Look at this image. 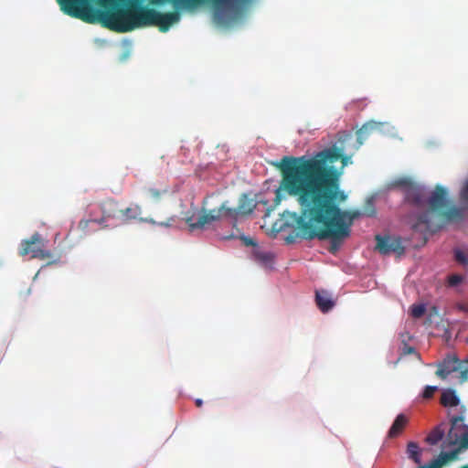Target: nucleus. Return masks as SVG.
Here are the masks:
<instances>
[{
  "label": "nucleus",
  "mask_w": 468,
  "mask_h": 468,
  "mask_svg": "<svg viewBox=\"0 0 468 468\" xmlns=\"http://www.w3.org/2000/svg\"><path fill=\"white\" fill-rule=\"evenodd\" d=\"M341 160L342 167L350 161L336 146L325 148L312 157L283 156L273 163L282 175L275 202L281 200V190L296 197L301 213L284 212L292 219L297 236L304 239H331L330 251L338 250L350 235V227L359 211H343L338 206L346 195L340 190L341 172L334 164Z\"/></svg>",
  "instance_id": "nucleus-1"
},
{
  "label": "nucleus",
  "mask_w": 468,
  "mask_h": 468,
  "mask_svg": "<svg viewBox=\"0 0 468 468\" xmlns=\"http://www.w3.org/2000/svg\"><path fill=\"white\" fill-rule=\"evenodd\" d=\"M429 211L420 214L417 221L413 224L412 229L423 234L434 233L440 229L439 225H435L431 221L433 213H438L443 219L452 220L462 217V211L456 207H447L448 193L441 186H436L434 191L428 199Z\"/></svg>",
  "instance_id": "nucleus-2"
},
{
  "label": "nucleus",
  "mask_w": 468,
  "mask_h": 468,
  "mask_svg": "<svg viewBox=\"0 0 468 468\" xmlns=\"http://www.w3.org/2000/svg\"><path fill=\"white\" fill-rule=\"evenodd\" d=\"M167 3L186 10L207 5L213 10V20L218 26H228L234 19V0H150V4L154 5Z\"/></svg>",
  "instance_id": "nucleus-3"
},
{
  "label": "nucleus",
  "mask_w": 468,
  "mask_h": 468,
  "mask_svg": "<svg viewBox=\"0 0 468 468\" xmlns=\"http://www.w3.org/2000/svg\"><path fill=\"white\" fill-rule=\"evenodd\" d=\"M218 196L211 195L203 201L197 220L194 219V217L186 219L191 231L195 229H205L215 222L222 221L232 217L234 209L229 206V201L217 202V204H218V207H210L211 201L218 199Z\"/></svg>",
  "instance_id": "nucleus-4"
},
{
  "label": "nucleus",
  "mask_w": 468,
  "mask_h": 468,
  "mask_svg": "<svg viewBox=\"0 0 468 468\" xmlns=\"http://www.w3.org/2000/svg\"><path fill=\"white\" fill-rule=\"evenodd\" d=\"M465 407L461 406L457 415H450L451 428L446 436L449 445H458L459 450L468 449V425L464 424Z\"/></svg>",
  "instance_id": "nucleus-5"
},
{
  "label": "nucleus",
  "mask_w": 468,
  "mask_h": 468,
  "mask_svg": "<svg viewBox=\"0 0 468 468\" xmlns=\"http://www.w3.org/2000/svg\"><path fill=\"white\" fill-rule=\"evenodd\" d=\"M435 374L441 379H446L449 377L454 378L459 384H463L468 380V367H464L455 356H448L439 363Z\"/></svg>",
  "instance_id": "nucleus-6"
},
{
  "label": "nucleus",
  "mask_w": 468,
  "mask_h": 468,
  "mask_svg": "<svg viewBox=\"0 0 468 468\" xmlns=\"http://www.w3.org/2000/svg\"><path fill=\"white\" fill-rule=\"evenodd\" d=\"M47 241L39 233L33 234L30 239L22 240L19 249V255L26 256L30 254L32 259L48 260L52 257V253L46 249Z\"/></svg>",
  "instance_id": "nucleus-7"
},
{
  "label": "nucleus",
  "mask_w": 468,
  "mask_h": 468,
  "mask_svg": "<svg viewBox=\"0 0 468 468\" xmlns=\"http://www.w3.org/2000/svg\"><path fill=\"white\" fill-rule=\"evenodd\" d=\"M101 210L102 213V217L101 218L81 219L79 222V229L85 232L89 228L90 223L94 222L101 225L108 218H116L117 214L120 211L118 202L113 199H107L104 202H102L101 204Z\"/></svg>",
  "instance_id": "nucleus-8"
},
{
  "label": "nucleus",
  "mask_w": 468,
  "mask_h": 468,
  "mask_svg": "<svg viewBox=\"0 0 468 468\" xmlns=\"http://www.w3.org/2000/svg\"><path fill=\"white\" fill-rule=\"evenodd\" d=\"M376 241V250L383 255L393 252L400 256L405 252V248L399 237L377 235Z\"/></svg>",
  "instance_id": "nucleus-9"
},
{
  "label": "nucleus",
  "mask_w": 468,
  "mask_h": 468,
  "mask_svg": "<svg viewBox=\"0 0 468 468\" xmlns=\"http://www.w3.org/2000/svg\"><path fill=\"white\" fill-rule=\"evenodd\" d=\"M404 200L406 203H409L416 207H422L426 203V190L425 188L417 184L416 182L406 189V192L403 194Z\"/></svg>",
  "instance_id": "nucleus-10"
},
{
  "label": "nucleus",
  "mask_w": 468,
  "mask_h": 468,
  "mask_svg": "<svg viewBox=\"0 0 468 468\" xmlns=\"http://www.w3.org/2000/svg\"><path fill=\"white\" fill-rule=\"evenodd\" d=\"M242 244L246 247H252V253L254 258L263 263H269L272 260V255L269 252L261 251L256 242V240L250 237L240 235L238 237Z\"/></svg>",
  "instance_id": "nucleus-11"
},
{
  "label": "nucleus",
  "mask_w": 468,
  "mask_h": 468,
  "mask_svg": "<svg viewBox=\"0 0 468 468\" xmlns=\"http://www.w3.org/2000/svg\"><path fill=\"white\" fill-rule=\"evenodd\" d=\"M256 0H236V27L250 15Z\"/></svg>",
  "instance_id": "nucleus-12"
},
{
  "label": "nucleus",
  "mask_w": 468,
  "mask_h": 468,
  "mask_svg": "<svg viewBox=\"0 0 468 468\" xmlns=\"http://www.w3.org/2000/svg\"><path fill=\"white\" fill-rule=\"evenodd\" d=\"M315 303L323 313H327L335 306L330 293L325 290H317L315 292Z\"/></svg>",
  "instance_id": "nucleus-13"
},
{
  "label": "nucleus",
  "mask_w": 468,
  "mask_h": 468,
  "mask_svg": "<svg viewBox=\"0 0 468 468\" xmlns=\"http://www.w3.org/2000/svg\"><path fill=\"white\" fill-rule=\"evenodd\" d=\"M60 5L61 10L76 18H81L83 20H87L84 16V14L81 13L78 5H76L79 0H57Z\"/></svg>",
  "instance_id": "nucleus-14"
},
{
  "label": "nucleus",
  "mask_w": 468,
  "mask_h": 468,
  "mask_svg": "<svg viewBox=\"0 0 468 468\" xmlns=\"http://www.w3.org/2000/svg\"><path fill=\"white\" fill-rule=\"evenodd\" d=\"M256 207L255 200L248 195H242L239 200V206L236 207V216H246L250 214Z\"/></svg>",
  "instance_id": "nucleus-15"
},
{
  "label": "nucleus",
  "mask_w": 468,
  "mask_h": 468,
  "mask_svg": "<svg viewBox=\"0 0 468 468\" xmlns=\"http://www.w3.org/2000/svg\"><path fill=\"white\" fill-rule=\"evenodd\" d=\"M119 214L123 222L135 220L142 214V207L138 204H133L124 209H120Z\"/></svg>",
  "instance_id": "nucleus-16"
},
{
  "label": "nucleus",
  "mask_w": 468,
  "mask_h": 468,
  "mask_svg": "<svg viewBox=\"0 0 468 468\" xmlns=\"http://www.w3.org/2000/svg\"><path fill=\"white\" fill-rule=\"evenodd\" d=\"M408 423V418L404 414H399L394 422L392 423L389 431L388 437L396 438L398 437L404 430Z\"/></svg>",
  "instance_id": "nucleus-17"
},
{
  "label": "nucleus",
  "mask_w": 468,
  "mask_h": 468,
  "mask_svg": "<svg viewBox=\"0 0 468 468\" xmlns=\"http://www.w3.org/2000/svg\"><path fill=\"white\" fill-rule=\"evenodd\" d=\"M447 424L442 422L436 426L427 436L426 441L431 445L437 444L444 436Z\"/></svg>",
  "instance_id": "nucleus-18"
},
{
  "label": "nucleus",
  "mask_w": 468,
  "mask_h": 468,
  "mask_svg": "<svg viewBox=\"0 0 468 468\" xmlns=\"http://www.w3.org/2000/svg\"><path fill=\"white\" fill-rule=\"evenodd\" d=\"M441 403L444 407H455L459 405L460 399L455 391L449 388L441 393Z\"/></svg>",
  "instance_id": "nucleus-19"
},
{
  "label": "nucleus",
  "mask_w": 468,
  "mask_h": 468,
  "mask_svg": "<svg viewBox=\"0 0 468 468\" xmlns=\"http://www.w3.org/2000/svg\"><path fill=\"white\" fill-rule=\"evenodd\" d=\"M408 457L412 460L415 463L420 464L421 462L420 455L421 450L415 441H410L407 445Z\"/></svg>",
  "instance_id": "nucleus-20"
},
{
  "label": "nucleus",
  "mask_w": 468,
  "mask_h": 468,
  "mask_svg": "<svg viewBox=\"0 0 468 468\" xmlns=\"http://www.w3.org/2000/svg\"><path fill=\"white\" fill-rule=\"evenodd\" d=\"M375 130H377L375 122L365 123L356 133L359 144H362L363 141Z\"/></svg>",
  "instance_id": "nucleus-21"
},
{
  "label": "nucleus",
  "mask_w": 468,
  "mask_h": 468,
  "mask_svg": "<svg viewBox=\"0 0 468 468\" xmlns=\"http://www.w3.org/2000/svg\"><path fill=\"white\" fill-rule=\"evenodd\" d=\"M415 182L412 181L409 177H401L394 180L391 184L392 187H398L400 188L402 191V194L406 192V189H408L410 186H411Z\"/></svg>",
  "instance_id": "nucleus-22"
},
{
  "label": "nucleus",
  "mask_w": 468,
  "mask_h": 468,
  "mask_svg": "<svg viewBox=\"0 0 468 468\" xmlns=\"http://www.w3.org/2000/svg\"><path fill=\"white\" fill-rule=\"evenodd\" d=\"M426 308L423 304H413L411 306V315L414 318H420L425 314Z\"/></svg>",
  "instance_id": "nucleus-23"
},
{
  "label": "nucleus",
  "mask_w": 468,
  "mask_h": 468,
  "mask_svg": "<svg viewBox=\"0 0 468 468\" xmlns=\"http://www.w3.org/2000/svg\"><path fill=\"white\" fill-rule=\"evenodd\" d=\"M456 454H457L456 451L450 452H441L439 455L438 460L439 461H443V465H444L449 461H452V460L455 459Z\"/></svg>",
  "instance_id": "nucleus-24"
},
{
  "label": "nucleus",
  "mask_w": 468,
  "mask_h": 468,
  "mask_svg": "<svg viewBox=\"0 0 468 468\" xmlns=\"http://www.w3.org/2000/svg\"><path fill=\"white\" fill-rule=\"evenodd\" d=\"M438 388L436 386H427L422 393L423 399H431L436 392Z\"/></svg>",
  "instance_id": "nucleus-25"
},
{
  "label": "nucleus",
  "mask_w": 468,
  "mask_h": 468,
  "mask_svg": "<svg viewBox=\"0 0 468 468\" xmlns=\"http://www.w3.org/2000/svg\"><path fill=\"white\" fill-rule=\"evenodd\" d=\"M443 466V461H439L438 458L432 460L431 463L420 465L418 468H441Z\"/></svg>",
  "instance_id": "nucleus-26"
},
{
  "label": "nucleus",
  "mask_w": 468,
  "mask_h": 468,
  "mask_svg": "<svg viewBox=\"0 0 468 468\" xmlns=\"http://www.w3.org/2000/svg\"><path fill=\"white\" fill-rule=\"evenodd\" d=\"M463 282V277L459 274H452L449 276L448 282L451 286H456Z\"/></svg>",
  "instance_id": "nucleus-27"
},
{
  "label": "nucleus",
  "mask_w": 468,
  "mask_h": 468,
  "mask_svg": "<svg viewBox=\"0 0 468 468\" xmlns=\"http://www.w3.org/2000/svg\"><path fill=\"white\" fill-rule=\"evenodd\" d=\"M455 260L462 264L468 262L465 253L460 250H455Z\"/></svg>",
  "instance_id": "nucleus-28"
},
{
  "label": "nucleus",
  "mask_w": 468,
  "mask_h": 468,
  "mask_svg": "<svg viewBox=\"0 0 468 468\" xmlns=\"http://www.w3.org/2000/svg\"><path fill=\"white\" fill-rule=\"evenodd\" d=\"M148 193L154 200H159L162 196V192L156 188H149Z\"/></svg>",
  "instance_id": "nucleus-29"
},
{
  "label": "nucleus",
  "mask_w": 468,
  "mask_h": 468,
  "mask_svg": "<svg viewBox=\"0 0 468 468\" xmlns=\"http://www.w3.org/2000/svg\"><path fill=\"white\" fill-rule=\"evenodd\" d=\"M414 353H416V350L414 347L405 345L402 348L401 355L406 356V355H410V354H414Z\"/></svg>",
  "instance_id": "nucleus-30"
},
{
  "label": "nucleus",
  "mask_w": 468,
  "mask_h": 468,
  "mask_svg": "<svg viewBox=\"0 0 468 468\" xmlns=\"http://www.w3.org/2000/svg\"><path fill=\"white\" fill-rule=\"evenodd\" d=\"M461 198L465 201V202H468V181L466 182L465 186H463V188L462 189V192H461Z\"/></svg>",
  "instance_id": "nucleus-31"
},
{
  "label": "nucleus",
  "mask_w": 468,
  "mask_h": 468,
  "mask_svg": "<svg viewBox=\"0 0 468 468\" xmlns=\"http://www.w3.org/2000/svg\"><path fill=\"white\" fill-rule=\"evenodd\" d=\"M140 221L148 222V223H151V224H155V221L153 218H141Z\"/></svg>",
  "instance_id": "nucleus-32"
},
{
  "label": "nucleus",
  "mask_w": 468,
  "mask_h": 468,
  "mask_svg": "<svg viewBox=\"0 0 468 468\" xmlns=\"http://www.w3.org/2000/svg\"><path fill=\"white\" fill-rule=\"evenodd\" d=\"M195 404H196L197 407L200 408L203 405V401H202L201 399H197L195 400Z\"/></svg>",
  "instance_id": "nucleus-33"
},
{
  "label": "nucleus",
  "mask_w": 468,
  "mask_h": 468,
  "mask_svg": "<svg viewBox=\"0 0 468 468\" xmlns=\"http://www.w3.org/2000/svg\"><path fill=\"white\" fill-rule=\"evenodd\" d=\"M159 225H160V226H165V227H168V226H170V224H169V223H164V222L159 223Z\"/></svg>",
  "instance_id": "nucleus-34"
},
{
  "label": "nucleus",
  "mask_w": 468,
  "mask_h": 468,
  "mask_svg": "<svg viewBox=\"0 0 468 468\" xmlns=\"http://www.w3.org/2000/svg\"><path fill=\"white\" fill-rule=\"evenodd\" d=\"M290 225H291V224H290L288 221H286V222H285L282 227H284V226H290Z\"/></svg>",
  "instance_id": "nucleus-35"
},
{
  "label": "nucleus",
  "mask_w": 468,
  "mask_h": 468,
  "mask_svg": "<svg viewBox=\"0 0 468 468\" xmlns=\"http://www.w3.org/2000/svg\"><path fill=\"white\" fill-rule=\"evenodd\" d=\"M461 468H468V464L462 466Z\"/></svg>",
  "instance_id": "nucleus-36"
}]
</instances>
